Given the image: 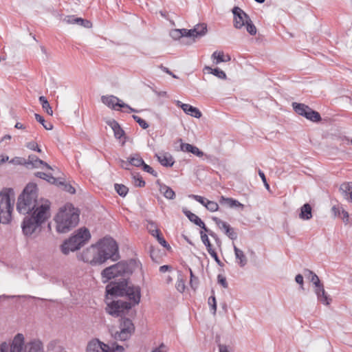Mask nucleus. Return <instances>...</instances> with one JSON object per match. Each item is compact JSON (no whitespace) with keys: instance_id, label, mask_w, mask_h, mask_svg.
<instances>
[{"instance_id":"nucleus-1","label":"nucleus","mask_w":352,"mask_h":352,"mask_svg":"<svg viewBox=\"0 0 352 352\" xmlns=\"http://www.w3.org/2000/svg\"><path fill=\"white\" fill-rule=\"evenodd\" d=\"M141 265L134 258L122 260L111 265L101 272L105 287V311L113 317L122 318L138 305L141 300V288L129 281L131 275Z\"/></svg>"},{"instance_id":"nucleus-2","label":"nucleus","mask_w":352,"mask_h":352,"mask_svg":"<svg viewBox=\"0 0 352 352\" xmlns=\"http://www.w3.org/2000/svg\"><path fill=\"white\" fill-rule=\"evenodd\" d=\"M78 257L91 266L102 265L109 260L116 262L121 258L117 242L113 238L107 236L83 250Z\"/></svg>"},{"instance_id":"nucleus-3","label":"nucleus","mask_w":352,"mask_h":352,"mask_svg":"<svg viewBox=\"0 0 352 352\" xmlns=\"http://www.w3.org/2000/svg\"><path fill=\"white\" fill-rule=\"evenodd\" d=\"M50 201L46 200L35 212L27 214L21 223L22 232L25 236H30L37 230H41L42 224L50 217Z\"/></svg>"},{"instance_id":"nucleus-4","label":"nucleus","mask_w":352,"mask_h":352,"mask_svg":"<svg viewBox=\"0 0 352 352\" xmlns=\"http://www.w3.org/2000/svg\"><path fill=\"white\" fill-rule=\"evenodd\" d=\"M46 200L38 199L37 186L30 183L18 197L16 210L20 214H30L35 212Z\"/></svg>"},{"instance_id":"nucleus-5","label":"nucleus","mask_w":352,"mask_h":352,"mask_svg":"<svg viewBox=\"0 0 352 352\" xmlns=\"http://www.w3.org/2000/svg\"><path fill=\"white\" fill-rule=\"evenodd\" d=\"M80 211L78 208L67 203L60 208L54 220L56 223V231L58 233H67L76 227L79 223Z\"/></svg>"},{"instance_id":"nucleus-6","label":"nucleus","mask_w":352,"mask_h":352,"mask_svg":"<svg viewBox=\"0 0 352 352\" xmlns=\"http://www.w3.org/2000/svg\"><path fill=\"white\" fill-rule=\"evenodd\" d=\"M91 239L89 230L85 228L78 229L69 239L64 241L60 245L63 254L67 255L70 252L76 251Z\"/></svg>"},{"instance_id":"nucleus-7","label":"nucleus","mask_w":352,"mask_h":352,"mask_svg":"<svg viewBox=\"0 0 352 352\" xmlns=\"http://www.w3.org/2000/svg\"><path fill=\"white\" fill-rule=\"evenodd\" d=\"M14 196V190L10 188H3L0 192V205L5 204L6 211L1 217V222L3 224L9 223L12 220V212L13 210L14 206V199H12L11 197Z\"/></svg>"},{"instance_id":"nucleus-8","label":"nucleus","mask_w":352,"mask_h":352,"mask_svg":"<svg viewBox=\"0 0 352 352\" xmlns=\"http://www.w3.org/2000/svg\"><path fill=\"white\" fill-rule=\"evenodd\" d=\"M120 329L115 333L114 338L116 340L125 341L135 332V326L131 319L124 317L120 318Z\"/></svg>"},{"instance_id":"nucleus-9","label":"nucleus","mask_w":352,"mask_h":352,"mask_svg":"<svg viewBox=\"0 0 352 352\" xmlns=\"http://www.w3.org/2000/svg\"><path fill=\"white\" fill-rule=\"evenodd\" d=\"M24 344V336L21 333H17L9 346L6 342L0 344V352H21Z\"/></svg>"},{"instance_id":"nucleus-10","label":"nucleus","mask_w":352,"mask_h":352,"mask_svg":"<svg viewBox=\"0 0 352 352\" xmlns=\"http://www.w3.org/2000/svg\"><path fill=\"white\" fill-rule=\"evenodd\" d=\"M234 16V27L236 29H241L245 26L246 22L250 18L241 8L238 6H234L232 10Z\"/></svg>"},{"instance_id":"nucleus-11","label":"nucleus","mask_w":352,"mask_h":352,"mask_svg":"<svg viewBox=\"0 0 352 352\" xmlns=\"http://www.w3.org/2000/svg\"><path fill=\"white\" fill-rule=\"evenodd\" d=\"M101 102L109 108L114 110H118V109L116 108L117 107L120 108L127 107V104L123 102L118 97L113 95L102 96L101 97Z\"/></svg>"},{"instance_id":"nucleus-12","label":"nucleus","mask_w":352,"mask_h":352,"mask_svg":"<svg viewBox=\"0 0 352 352\" xmlns=\"http://www.w3.org/2000/svg\"><path fill=\"white\" fill-rule=\"evenodd\" d=\"M212 219L219 226L220 229H223L225 234L232 240H235L237 238V233L234 229L232 228L227 222L223 221L219 218L213 217Z\"/></svg>"},{"instance_id":"nucleus-13","label":"nucleus","mask_w":352,"mask_h":352,"mask_svg":"<svg viewBox=\"0 0 352 352\" xmlns=\"http://www.w3.org/2000/svg\"><path fill=\"white\" fill-rule=\"evenodd\" d=\"M111 348L98 340L90 341L87 346V352H109Z\"/></svg>"},{"instance_id":"nucleus-14","label":"nucleus","mask_w":352,"mask_h":352,"mask_svg":"<svg viewBox=\"0 0 352 352\" xmlns=\"http://www.w3.org/2000/svg\"><path fill=\"white\" fill-rule=\"evenodd\" d=\"M207 31V25L203 23L196 25L192 29L188 30L186 32L188 34V38H192L195 41L196 38L204 36Z\"/></svg>"},{"instance_id":"nucleus-15","label":"nucleus","mask_w":352,"mask_h":352,"mask_svg":"<svg viewBox=\"0 0 352 352\" xmlns=\"http://www.w3.org/2000/svg\"><path fill=\"white\" fill-rule=\"evenodd\" d=\"M41 165L45 166L48 169H52V167L45 162L39 159L37 156L34 155H30L28 157V160H26V168H38Z\"/></svg>"},{"instance_id":"nucleus-16","label":"nucleus","mask_w":352,"mask_h":352,"mask_svg":"<svg viewBox=\"0 0 352 352\" xmlns=\"http://www.w3.org/2000/svg\"><path fill=\"white\" fill-rule=\"evenodd\" d=\"M315 293L317 296L318 300L325 305H329L331 302V298L326 293L323 284L315 289Z\"/></svg>"},{"instance_id":"nucleus-17","label":"nucleus","mask_w":352,"mask_h":352,"mask_svg":"<svg viewBox=\"0 0 352 352\" xmlns=\"http://www.w3.org/2000/svg\"><path fill=\"white\" fill-rule=\"evenodd\" d=\"M107 123L113 131L114 136L116 139H121V138L125 135L124 131L121 128L120 125L116 120H109L107 122Z\"/></svg>"},{"instance_id":"nucleus-18","label":"nucleus","mask_w":352,"mask_h":352,"mask_svg":"<svg viewBox=\"0 0 352 352\" xmlns=\"http://www.w3.org/2000/svg\"><path fill=\"white\" fill-rule=\"evenodd\" d=\"M180 148L184 152L192 153L197 157H202L204 155V153L199 148L188 143L182 142Z\"/></svg>"},{"instance_id":"nucleus-19","label":"nucleus","mask_w":352,"mask_h":352,"mask_svg":"<svg viewBox=\"0 0 352 352\" xmlns=\"http://www.w3.org/2000/svg\"><path fill=\"white\" fill-rule=\"evenodd\" d=\"M158 162L165 167H172L175 163V160L172 155L169 153H164L161 155L156 154Z\"/></svg>"},{"instance_id":"nucleus-20","label":"nucleus","mask_w":352,"mask_h":352,"mask_svg":"<svg viewBox=\"0 0 352 352\" xmlns=\"http://www.w3.org/2000/svg\"><path fill=\"white\" fill-rule=\"evenodd\" d=\"M26 352H44L43 345L38 340H33L25 346Z\"/></svg>"},{"instance_id":"nucleus-21","label":"nucleus","mask_w":352,"mask_h":352,"mask_svg":"<svg viewBox=\"0 0 352 352\" xmlns=\"http://www.w3.org/2000/svg\"><path fill=\"white\" fill-rule=\"evenodd\" d=\"M339 190L344 199L348 201L352 202V184L344 183L340 185Z\"/></svg>"},{"instance_id":"nucleus-22","label":"nucleus","mask_w":352,"mask_h":352,"mask_svg":"<svg viewBox=\"0 0 352 352\" xmlns=\"http://www.w3.org/2000/svg\"><path fill=\"white\" fill-rule=\"evenodd\" d=\"M157 184L160 186V191L164 195V196L168 199H173L175 197V193L174 190L169 186L160 183V180L157 181Z\"/></svg>"},{"instance_id":"nucleus-23","label":"nucleus","mask_w":352,"mask_h":352,"mask_svg":"<svg viewBox=\"0 0 352 352\" xmlns=\"http://www.w3.org/2000/svg\"><path fill=\"white\" fill-rule=\"evenodd\" d=\"M219 203L221 205H227L230 208L239 207L242 210L244 208L243 204H241L238 200L230 197L221 196L219 199Z\"/></svg>"},{"instance_id":"nucleus-24","label":"nucleus","mask_w":352,"mask_h":352,"mask_svg":"<svg viewBox=\"0 0 352 352\" xmlns=\"http://www.w3.org/2000/svg\"><path fill=\"white\" fill-rule=\"evenodd\" d=\"M299 218L302 220H309L312 218V208L309 204L307 203L301 206Z\"/></svg>"},{"instance_id":"nucleus-25","label":"nucleus","mask_w":352,"mask_h":352,"mask_svg":"<svg viewBox=\"0 0 352 352\" xmlns=\"http://www.w3.org/2000/svg\"><path fill=\"white\" fill-rule=\"evenodd\" d=\"M234 254H235L236 258L237 260H239L238 264L241 267H244L248 263V259H247L246 256L245 255V254L243 253V252L241 250L238 248L234 245Z\"/></svg>"},{"instance_id":"nucleus-26","label":"nucleus","mask_w":352,"mask_h":352,"mask_svg":"<svg viewBox=\"0 0 352 352\" xmlns=\"http://www.w3.org/2000/svg\"><path fill=\"white\" fill-rule=\"evenodd\" d=\"M292 107L297 114L302 117H305L307 114V111L309 110V107L308 105L296 102L292 103Z\"/></svg>"},{"instance_id":"nucleus-27","label":"nucleus","mask_w":352,"mask_h":352,"mask_svg":"<svg viewBox=\"0 0 352 352\" xmlns=\"http://www.w3.org/2000/svg\"><path fill=\"white\" fill-rule=\"evenodd\" d=\"M304 274L305 276H307L311 282L313 283V284L315 285L316 288L318 286H320L322 283L320 282L318 276L316 275L315 272L313 271L309 270V269H305L304 270Z\"/></svg>"},{"instance_id":"nucleus-28","label":"nucleus","mask_w":352,"mask_h":352,"mask_svg":"<svg viewBox=\"0 0 352 352\" xmlns=\"http://www.w3.org/2000/svg\"><path fill=\"white\" fill-rule=\"evenodd\" d=\"M183 111L188 115L194 118H199L201 117V112L197 107H192L190 104H186L184 106Z\"/></svg>"},{"instance_id":"nucleus-29","label":"nucleus","mask_w":352,"mask_h":352,"mask_svg":"<svg viewBox=\"0 0 352 352\" xmlns=\"http://www.w3.org/2000/svg\"><path fill=\"white\" fill-rule=\"evenodd\" d=\"M305 118L313 122H319L322 120L320 114L318 111L312 109L310 107Z\"/></svg>"},{"instance_id":"nucleus-30","label":"nucleus","mask_w":352,"mask_h":352,"mask_svg":"<svg viewBox=\"0 0 352 352\" xmlns=\"http://www.w3.org/2000/svg\"><path fill=\"white\" fill-rule=\"evenodd\" d=\"M187 29H175L172 30L170 32V37L174 40H178L183 37L188 38V34H187Z\"/></svg>"},{"instance_id":"nucleus-31","label":"nucleus","mask_w":352,"mask_h":352,"mask_svg":"<svg viewBox=\"0 0 352 352\" xmlns=\"http://www.w3.org/2000/svg\"><path fill=\"white\" fill-rule=\"evenodd\" d=\"M153 237L156 238V239L157 240L158 243L162 245L164 248H165L167 250H171V247L170 246V245L168 244V243L165 240V239L164 238L160 230H155V233H153V234H151Z\"/></svg>"},{"instance_id":"nucleus-32","label":"nucleus","mask_w":352,"mask_h":352,"mask_svg":"<svg viewBox=\"0 0 352 352\" xmlns=\"http://www.w3.org/2000/svg\"><path fill=\"white\" fill-rule=\"evenodd\" d=\"M212 58L216 59V63L219 64L223 62H228L231 60L230 55H224L223 52L215 51L212 55Z\"/></svg>"},{"instance_id":"nucleus-33","label":"nucleus","mask_w":352,"mask_h":352,"mask_svg":"<svg viewBox=\"0 0 352 352\" xmlns=\"http://www.w3.org/2000/svg\"><path fill=\"white\" fill-rule=\"evenodd\" d=\"M204 70L207 71L208 73L213 74L214 76L218 77L220 79L226 78V73L218 67L212 69L209 66H205Z\"/></svg>"},{"instance_id":"nucleus-34","label":"nucleus","mask_w":352,"mask_h":352,"mask_svg":"<svg viewBox=\"0 0 352 352\" xmlns=\"http://www.w3.org/2000/svg\"><path fill=\"white\" fill-rule=\"evenodd\" d=\"M129 162L131 165L135 167H142L144 163L143 159L138 153L131 155L130 157H129Z\"/></svg>"},{"instance_id":"nucleus-35","label":"nucleus","mask_w":352,"mask_h":352,"mask_svg":"<svg viewBox=\"0 0 352 352\" xmlns=\"http://www.w3.org/2000/svg\"><path fill=\"white\" fill-rule=\"evenodd\" d=\"M183 213L186 215V217L192 223H194L196 226L201 224L202 220L195 214L192 213L190 210L186 208H184L182 210Z\"/></svg>"},{"instance_id":"nucleus-36","label":"nucleus","mask_w":352,"mask_h":352,"mask_svg":"<svg viewBox=\"0 0 352 352\" xmlns=\"http://www.w3.org/2000/svg\"><path fill=\"white\" fill-rule=\"evenodd\" d=\"M38 100L43 110H45L48 115L52 116L53 114V111L47 98L42 96L39 97Z\"/></svg>"},{"instance_id":"nucleus-37","label":"nucleus","mask_w":352,"mask_h":352,"mask_svg":"<svg viewBox=\"0 0 352 352\" xmlns=\"http://www.w3.org/2000/svg\"><path fill=\"white\" fill-rule=\"evenodd\" d=\"M34 117L36 120L41 123L46 130H52L53 129V124L51 122H47L42 116L35 113Z\"/></svg>"},{"instance_id":"nucleus-38","label":"nucleus","mask_w":352,"mask_h":352,"mask_svg":"<svg viewBox=\"0 0 352 352\" xmlns=\"http://www.w3.org/2000/svg\"><path fill=\"white\" fill-rule=\"evenodd\" d=\"M200 236H201V241L203 242V243L206 247L208 252H209L210 251L214 250L212 248V244H211V243H210V240L208 239V234L206 233H204L203 232V230L200 231Z\"/></svg>"},{"instance_id":"nucleus-39","label":"nucleus","mask_w":352,"mask_h":352,"mask_svg":"<svg viewBox=\"0 0 352 352\" xmlns=\"http://www.w3.org/2000/svg\"><path fill=\"white\" fill-rule=\"evenodd\" d=\"M114 187L117 193L122 197H124L128 193L129 188L123 184H116Z\"/></svg>"},{"instance_id":"nucleus-40","label":"nucleus","mask_w":352,"mask_h":352,"mask_svg":"<svg viewBox=\"0 0 352 352\" xmlns=\"http://www.w3.org/2000/svg\"><path fill=\"white\" fill-rule=\"evenodd\" d=\"M132 175H133V179H134V182H135V186H138V187L145 186L146 183L138 173H133Z\"/></svg>"},{"instance_id":"nucleus-41","label":"nucleus","mask_w":352,"mask_h":352,"mask_svg":"<svg viewBox=\"0 0 352 352\" xmlns=\"http://www.w3.org/2000/svg\"><path fill=\"white\" fill-rule=\"evenodd\" d=\"M245 26L247 32L252 36H254L256 34V28L252 23V20L250 19L248 21H245Z\"/></svg>"},{"instance_id":"nucleus-42","label":"nucleus","mask_w":352,"mask_h":352,"mask_svg":"<svg viewBox=\"0 0 352 352\" xmlns=\"http://www.w3.org/2000/svg\"><path fill=\"white\" fill-rule=\"evenodd\" d=\"M146 222H147L146 229L151 234H153V233H155V230H160L158 228L157 223L153 221L152 220H147Z\"/></svg>"},{"instance_id":"nucleus-43","label":"nucleus","mask_w":352,"mask_h":352,"mask_svg":"<svg viewBox=\"0 0 352 352\" xmlns=\"http://www.w3.org/2000/svg\"><path fill=\"white\" fill-rule=\"evenodd\" d=\"M74 21H76V23L79 24L80 25L85 27L86 28H90L92 27V23L87 19L76 17L74 19Z\"/></svg>"},{"instance_id":"nucleus-44","label":"nucleus","mask_w":352,"mask_h":352,"mask_svg":"<svg viewBox=\"0 0 352 352\" xmlns=\"http://www.w3.org/2000/svg\"><path fill=\"white\" fill-rule=\"evenodd\" d=\"M212 293L213 294V295L209 297L208 302L209 306L210 307L211 310L212 311V314L215 315L217 312V301L216 298L214 296L213 290H212Z\"/></svg>"},{"instance_id":"nucleus-45","label":"nucleus","mask_w":352,"mask_h":352,"mask_svg":"<svg viewBox=\"0 0 352 352\" xmlns=\"http://www.w3.org/2000/svg\"><path fill=\"white\" fill-rule=\"evenodd\" d=\"M132 117L133 120L136 122H138L140 126L142 127L143 129H146L147 128H148L149 125L146 120L135 115H133Z\"/></svg>"},{"instance_id":"nucleus-46","label":"nucleus","mask_w":352,"mask_h":352,"mask_svg":"<svg viewBox=\"0 0 352 352\" xmlns=\"http://www.w3.org/2000/svg\"><path fill=\"white\" fill-rule=\"evenodd\" d=\"M206 208L210 212H215L218 210L219 205L215 201L208 200V201L206 202Z\"/></svg>"},{"instance_id":"nucleus-47","label":"nucleus","mask_w":352,"mask_h":352,"mask_svg":"<svg viewBox=\"0 0 352 352\" xmlns=\"http://www.w3.org/2000/svg\"><path fill=\"white\" fill-rule=\"evenodd\" d=\"M189 197L196 200L197 201H198L199 203H200L201 205H203L205 207L206 206V202L208 201V199H206L204 197H201L200 195H189Z\"/></svg>"},{"instance_id":"nucleus-48","label":"nucleus","mask_w":352,"mask_h":352,"mask_svg":"<svg viewBox=\"0 0 352 352\" xmlns=\"http://www.w3.org/2000/svg\"><path fill=\"white\" fill-rule=\"evenodd\" d=\"M10 163L13 164L24 165L26 167V160L23 157H15L10 161Z\"/></svg>"},{"instance_id":"nucleus-49","label":"nucleus","mask_w":352,"mask_h":352,"mask_svg":"<svg viewBox=\"0 0 352 352\" xmlns=\"http://www.w3.org/2000/svg\"><path fill=\"white\" fill-rule=\"evenodd\" d=\"M58 184L64 186L63 190L71 194H74L76 192L75 188L69 184L60 182Z\"/></svg>"},{"instance_id":"nucleus-50","label":"nucleus","mask_w":352,"mask_h":352,"mask_svg":"<svg viewBox=\"0 0 352 352\" xmlns=\"http://www.w3.org/2000/svg\"><path fill=\"white\" fill-rule=\"evenodd\" d=\"M210 255L214 259L218 265L223 267V263L220 261L217 252L214 250H212L208 252Z\"/></svg>"},{"instance_id":"nucleus-51","label":"nucleus","mask_w":352,"mask_h":352,"mask_svg":"<svg viewBox=\"0 0 352 352\" xmlns=\"http://www.w3.org/2000/svg\"><path fill=\"white\" fill-rule=\"evenodd\" d=\"M217 280L218 283L223 287V288H228V284L226 280V278L223 275L219 274L217 276Z\"/></svg>"},{"instance_id":"nucleus-52","label":"nucleus","mask_w":352,"mask_h":352,"mask_svg":"<svg viewBox=\"0 0 352 352\" xmlns=\"http://www.w3.org/2000/svg\"><path fill=\"white\" fill-rule=\"evenodd\" d=\"M209 235L214 240L217 245L219 248H221L222 243H221V240L218 236V235L215 232H214L213 231L210 232Z\"/></svg>"},{"instance_id":"nucleus-53","label":"nucleus","mask_w":352,"mask_h":352,"mask_svg":"<svg viewBox=\"0 0 352 352\" xmlns=\"http://www.w3.org/2000/svg\"><path fill=\"white\" fill-rule=\"evenodd\" d=\"M209 235L214 240L217 245L219 248H221L222 243H221V240L218 236V235L215 232H214L213 231L210 232Z\"/></svg>"},{"instance_id":"nucleus-54","label":"nucleus","mask_w":352,"mask_h":352,"mask_svg":"<svg viewBox=\"0 0 352 352\" xmlns=\"http://www.w3.org/2000/svg\"><path fill=\"white\" fill-rule=\"evenodd\" d=\"M258 175H259L260 177L261 178L265 188L267 190H270V185H269V184L267 182V179H266V177L265 175V173L262 170H258Z\"/></svg>"},{"instance_id":"nucleus-55","label":"nucleus","mask_w":352,"mask_h":352,"mask_svg":"<svg viewBox=\"0 0 352 352\" xmlns=\"http://www.w3.org/2000/svg\"><path fill=\"white\" fill-rule=\"evenodd\" d=\"M190 285L191 288L193 290H196V289L197 288V287L199 285L198 277L195 276L194 278H190Z\"/></svg>"},{"instance_id":"nucleus-56","label":"nucleus","mask_w":352,"mask_h":352,"mask_svg":"<svg viewBox=\"0 0 352 352\" xmlns=\"http://www.w3.org/2000/svg\"><path fill=\"white\" fill-rule=\"evenodd\" d=\"M176 288L179 292L182 293L185 289L184 282L182 280H177Z\"/></svg>"},{"instance_id":"nucleus-57","label":"nucleus","mask_w":352,"mask_h":352,"mask_svg":"<svg viewBox=\"0 0 352 352\" xmlns=\"http://www.w3.org/2000/svg\"><path fill=\"white\" fill-rule=\"evenodd\" d=\"M341 214L342 215V219L344 223H348L349 222V215L348 212H346L344 210H342Z\"/></svg>"},{"instance_id":"nucleus-58","label":"nucleus","mask_w":352,"mask_h":352,"mask_svg":"<svg viewBox=\"0 0 352 352\" xmlns=\"http://www.w3.org/2000/svg\"><path fill=\"white\" fill-rule=\"evenodd\" d=\"M160 68L163 72H164L165 73H166V74H169V75L172 76L173 78H178V77H177V76H175V75L172 72H170V71L169 70V69H168V68H167V67H164L163 65H160Z\"/></svg>"},{"instance_id":"nucleus-59","label":"nucleus","mask_w":352,"mask_h":352,"mask_svg":"<svg viewBox=\"0 0 352 352\" xmlns=\"http://www.w3.org/2000/svg\"><path fill=\"white\" fill-rule=\"evenodd\" d=\"M38 146V144L34 141L30 142L27 143V144H26V147L32 151H35V149Z\"/></svg>"},{"instance_id":"nucleus-60","label":"nucleus","mask_w":352,"mask_h":352,"mask_svg":"<svg viewBox=\"0 0 352 352\" xmlns=\"http://www.w3.org/2000/svg\"><path fill=\"white\" fill-rule=\"evenodd\" d=\"M50 174H47L45 173H43V172H36L34 173V175L36 177H38V178H41V179H43L44 180H47L48 176H49Z\"/></svg>"},{"instance_id":"nucleus-61","label":"nucleus","mask_w":352,"mask_h":352,"mask_svg":"<svg viewBox=\"0 0 352 352\" xmlns=\"http://www.w3.org/2000/svg\"><path fill=\"white\" fill-rule=\"evenodd\" d=\"M201 223L199 224L197 226L200 227L204 230L203 232L204 233H206L207 234L209 235L210 232H212V230H211L209 228H208L203 221Z\"/></svg>"},{"instance_id":"nucleus-62","label":"nucleus","mask_w":352,"mask_h":352,"mask_svg":"<svg viewBox=\"0 0 352 352\" xmlns=\"http://www.w3.org/2000/svg\"><path fill=\"white\" fill-rule=\"evenodd\" d=\"M120 166L122 168L125 169V170H129V165H131V164L129 163V158L127 159V161H124L123 160H120Z\"/></svg>"},{"instance_id":"nucleus-63","label":"nucleus","mask_w":352,"mask_h":352,"mask_svg":"<svg viewBox=\"0 0 352 352\" xmlns=\"http://www.w3.org/2000/svg\"><path fill=\"white\" fill-rule=\"evenodd\" d=\"M295 280L297 283L301 285L302 288H303V276L301 274H297L295 277Z\"/></svg>"},{"instance_id":"nucleus-64","label":"nucleus","mask_w":352,"mask_h":352,"mask_svg":"<svg viewBox=\"0 0 352 352\" xmlns=\"http://www.w3.org/2000/svg\"><path fill=\"white\" fill-rule=\"evenodd\" d=\"M219 352H232L228 349V346L222 344H218Z\"/></svg>"}]
</instances>
